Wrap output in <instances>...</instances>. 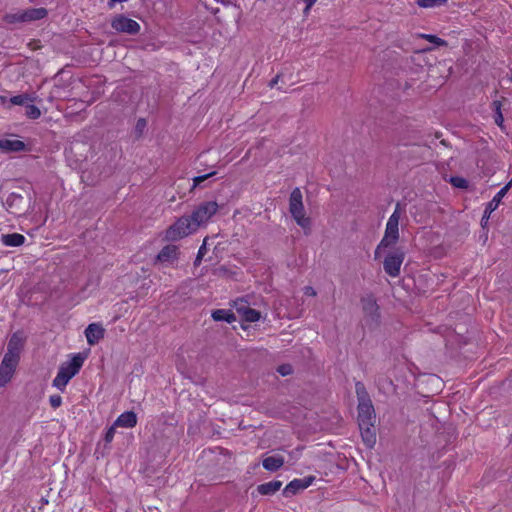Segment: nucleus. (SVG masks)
<instances>
[{
  "mask_svg": "<svg viewBox=\"0 0 512 512\" xmlns=\"http://www.w3.org/2000/svg\"><path fill=\"white\" fill-rule=\"evenodd\" d=\"M38 96L35 93H23L19 95H15L9 99L10 103L13 105H28V103H33L37 101Z\"/></svg>",
  "mask_w": 512,
  "mask_h": 512,
  "instance_id": "nucleus-23",
  "label": "nucleus"
},
{
  "mask_svg": "<svg viewBox=\"0 0 512 512\" xmlns=\"http://www.w3.org/2000/svg\"><path fill=\"white\" fill-rule=\"evenodd\" d=\"M116 428H118V426H115V423H113V425L108 428L104 436V440L106 443H111L113 441Z\"/></svg>",
  "mask_w": 512,
  "mask_h": 512,
  "instance_id": "nucleus-33",
  "label": "nucleus"
},
{
  "mask_svg": "<svg viewBox=\"0 0 512 512\" xmlns=\"http://www.w3.org/2000/svg\"><path fill=\"white\" fill-rule=\"evenodd\" d=\"M317 0H304L306 7L304 9V13L308 14L311 7L316 3Z\"/></svg>",
  "mask_w": 512,
  "mask_h": 512,
  "instance_id": "nucleus-36",
  "label": "nucleus"
},
{
  "mask_svg": "<svg viewBox=\"0 0 512 512\" xmlns=\"http://www.w3.org/2000/svg\"><path fill=\"white\" fill-rule=\"evenodd\" d=\"M447 3V0H417V4L422 8L439 7Z\"/></svg>",
  "mask_w": 512,
  "mask_h": 512,
  "instance_id": "nucleus-26",
  "label": "nucleus"
},
{
  "mask_svg": "<svg viewBox=\"0 0 512 512\" xmlns=\"http://www.w3.org/2000/svg\"><path fill=\"white\" fill-rule=\"evenodd\" d=\"M25 145L20 140H11V139H1L0 140V149L5 152L11 151H22Z\"/></svg>",
  "mask_w": 512,
  "mask_h": 512,
  "instance_id": "nucleus-22",
  "label": "nucleus"
},
{
  "mask_svg": "<svg viewBox=\"0 0 512 512\" xmlns=\"http://www.w3.org/2000/svg\"><path fill=\"white\" fill-rule=\"evenodd\" d=\"M215 174H216V172L213 171V172H210V173L205 174V175L194 177L193 178L192 190L195 189L197 186H199L202 182L207 180L209 177L214 176Z\"/></svg>",
  "mask_w": 512,
  "mask_h": 512,
  "instance_id": "nucleus-31",
  "label": "nucleus"
},
{
  "mask_svg": "<svg viewBox=\"0 0 512 512\" xmlns=\"http://www.w3.org/2000/svg\"><path fill=\"white\" fill-rule=\"evenodd\" d=\"M21 346L22 344L20 337L17 334H13L9 340L7 352L5 353L4 357L19 361Z\"/></svg>",
  "mask_w": 512,
  "mask_h": 512,
  "instance_id": "nucleus-15",
  "label": "nucleus"
},
{
  "mask_svg": "<svg viewBox=\"0 0 512 512\" xmlns=\"http://www.w3.org/2000/svg\"><path fill=\"white\" fill-rule=\"evenodd\" d=\"M304 294L307 295V296L314 297V296H316L317 293H316V291H315V289L313 287L306 286V287H304Z\"/></svg>",
  "mask_w": 512,
  "mask_h": 512,
  "instance_id": "nucleus-35",
  "label": "nucleus"
},
{
  "mask_svg": "<svg viewBox=\"0 0 512 512\" xmlns=\"http://www.w3.org/2000/svg\"><path fill=\"white\" fill-rule=\"evenodd\" d=\"M285 463L284 457L281 455H272L265 457L262 461V465L264 469L268 471H277L280 469Z\"/></svg>",
  "mask_w": 512,
  "mask_h": 512,
  "instance_id": "nucleus-17",
  "label": "nucleus"
},
{
  "mask_svg": "<svg viewBox=\"0 0 512 512\" xmlns=\"http://www.w3.org/2000/svg\"><path fill=\"white\" fill-rule=\"evenodd\" d=\"M289 212L296 223L303 229H309L311 221L305 216L303 195L299 188L293 189L289 198Z\"/></svg>",
  "mask_w": 512,
  "mask_h": 512,
  "instance_id": "nucleus-4",
  "label": "nucleus"
},
{
  "mask_svg": "<svg viewBox=\"0 0 512 512\" xmlns=\"http://www.w3.org/2000/svg\"><path fill=\"white\" fill-rule=\"evenodd\" d=\"M212 318L215 321H226L227 323H232L236 320L235 314L225 309H217L213 311Z\"/></svg>",
  "mask_w": 512,
  "mask_h": 512,
  "instance_id": "nucleus-24",
  "label": "nucleus"
},
{
  "mask_svg": "<svg viewBox=\"0 0 512 512\" xmlns=\"http://www.w3.org/2000/svg\"><path fill=\"white\" fill-rule=\"evenodd\" d=\"M207 252V249H206V240H204L203 244L200 246L199 250H198V254L199 256H204Z\"/></svg>",
  "mask_w": 512,
  "mask_h": 512,
  "instance_id": "nucleus-38",
  "label": "nucleus"
},
{
  "mask_svg": "<svg viewBox=\"0 0 512 512\" xmlns=\"http://www.w3.org/2000/svg\"><path fill=\"white\" fill-rule=\"evenodd\" d=\"M138 125L143 126L144 125V120H138Z\"/></svg>",
  "mask_w": 512,
  "mask_h": 512,
  "instance_id": "nucleus-42",
  "label": "nucleus"
},
{
  "mask_svg": "<svg viewBox=\"0 0 512 512\" xmlns=\"http://www.w3.org/2000/svg\"><path fill=\"white\" fill-rule=\"evenodd\" d=\"M277 372L281 376H288L293 373V368L290 364H282L277 368Z\"/></svg>",
  "mask_w": 512,
  "mask_h": 512,
  "instance_id": "nucleus-32",
  "label": "nucleus"
},
{
  "mask_svg": "<svg viewBox=\"0 0 512 512\" xmlns=\"http://www.w3.org/2000/svg\"><path fill=\"white\" fill-rule=\"evenodd\" d=\"M260 312L255 309L249 308L244 311V313L240 316L246 322H256L260 319Z\"/></svg>",
  "mask_w": 512,
  "mask_h": 512,
  "instance_id": "nucleus-25",
  "label": "nucleus"
},
{
  "mask_svg": "<svg viewBox=\"0 0 512 512\" xmlns=\"http://www.w3.org/2000/svg\"><path fill=\"white\" fill-rule=\"evenodd\" d=\"M84 360L85 357L78 353L70 361L62 363L53 380V386L63 391L69 381L79 372Z\"/></svg>",
  "mask_w": 512,
  "mask_h": 512,
  "instance_id": "nucleus-3",
  "label": "nucleus"
},
{
  "mask_svg": "<svg viewBox=\"0 0 512 512\" xmlns=\"http://www.w3.org/2000/svg\"><path fill=\"white\" fill-rule=\"evenodd\" d=\"M420 37H422V38L428 40L429 42L434 43L438 46H445L447 44L445 40H443L435 35L421 34Z\"/></svg>",
  "mask_w": 512,
  "mask_h": 512,
  "instance_id": "nucleus-29",
  "label": "nucleus"
},
{
  "mask_svg": "<svg viewBox=\"0 0 512 512\" xmlns=\"http://www.w3.org/2000/svg\"><path fill=\"white\" fill-rule=\"evenodd\" d=\"M111 27L119 32L129 35H135L140 31V25L133 19L124 15H117L111 20Z\"/></svg>",
  "mask_w": 512,
  "mask_h": 512,
  "instance_id": "nucleus-9",
  "label": "nucleus"
},
{
  "mask_svg": "<svg viewBox=\"0 0 512 512\" xmlns=\"http://www.w3.org/2000/svg\"><path fill=\"white\" fill-rule=\"evenodd\" d=\"M362 309L364 313V321L370 328H375L379 323V307L376 300L372 296L362 298Z\"/></svg>",
  "mask_w": 512,
  "mask_h": 512,
  "instance_id": "nucleus-8",
  "label": "nucleus"
},
{
  "mask_svg": "<svg viewBox=\"0 0 512 512\" xmlns=\"http://www.w3.org/2000/svg\"><path fill=\"white\" fill-rule=\"evenodd\" d=\"M404 258L405 253L400 248H396L393 251L389 252L383 261L384 271L390 277H398L400 275L401 265L404 261Z\"/></svg>",
  "mask_w": 512,
  "mask_h": 512,
  "instance_id": "nucleus-7",
  "label": "nucleus"
},
{
  "mask_svg": "<svg viewBox=\"0 0 512 512\" xmlns=\"http://www.w3.org/2000/svg\"><path fill=\"white\" fill-rule=\"evenodd\" d=\"M203 256H199V254H197V257H196V260H195V264H198L201 262V259H202Z\"/></svg>",
  "mask_w": 512,
  "mask_h": 512,
  "instance_id": "nucleus-41",
  "label": "nucleus"
},
{
  "mask_svg": "<svg viewBox=\"0 0 512 512\" xmlns=\"http://www.w3.org/2000/svg\"><path fill=\"white\" fill-rule=\"evenodd\" d=\"M493 107H494V110H495L496 114L501 112V103L499 101H494L493 102Z\"/></svg>",
  "mask_w": 512,
  "mask_h": 512,
  "instance_id": "nucleus-39",
  "label": "nucleus"
},
{
  "mask_svg": "<svg viewBox=\"0 0 512 512\" xmlns=\"http://www.w3.org/2000/svg\"><path fill=\"white\" fill-rule=\"evenodd\" d=\"M373 427L374 425H359L362 440L368 448H372L376 443V435Z\"/></svg>",
  "mask_w": 512,
  "mask_h": 512,
  "instance_id": "nucleus-18",
  "label": "nucleus"
},
{
  "mask_svg": "<svg viewBox=\"0 0 512 512\" xmlns=\"http://www.w3.org/2000/svg\"><path fill=\"white\" fill-rule=\"evenodd\" d=\"M26 116L30 119H38L41 116V111L35 105H27Z\"/></svg>",
  "mask_w": 512,
  "mask_h": 512,
  "instance_id": "nucleus-28",
  "label": "nucleus"
},
{
  "mask_svg": "<svg viewBox=\"0 0 512 512\" xmlns=\"http://www.w3.org/2000/svg\"><path fill=\"white\" fill-rule=\"evenodd\" d=\"M18 362L15 359L3 358L0 364V387L6 385L11 380Z\"/></svg>",
  "mask_w": 512,
  "mask_h": 512,
  "instance_id": "nucleus-10",
  "label": "nucleus"
},
{
  "mask_svg": "<svg viewBox=\"0 0 512 512\" xmlns=\"http://www.w3.org/2000/svg\"><path fill=\"white\" fill-rule=\"evenodd\" d=\"M219 205L216 201H204L197 205L190 215L182 216L167 230L165 237L169 241H177L200 228L205 227L209 220L217 213Z\"/></svg>",
  "mask_w": 512,
  "mask_h": 512,
  "instance_id": "nucleus-1",
  "label": "nucleus"
},
{
  "mask_svg": "<svg viewBox=\"0 0 512 512\" xmlns=\"http://www.w3.org/2000/svg\"><path fill=\"white\" fill-rule=\"evenodd\" d=\"M24 199L20 194L17 193H10L6 199V205L8 208L11 209V212L13 214H20L21 213V204L23 203Z\"/></svg>",
  "mask_w": 512,
  "mask_h": 512,
  "instance_id": "nucleus-20",
  "label": "nucleus"
},
{
  "mask_svg": "<svg viewBox=\"0 0 512 512\" xmlns=\"http://www.w3.org/2000/svg\"><path fill=\"white\" fill-rule=\"evenodd\" d=\"M356 389L359 399L358 423L359 425H374L376 416L372 402L360 383L356 384Z\"/></svg>",
  "mask_w": 512,
  "mask_h": 512,
  "instance_id": "nucleus-5",
  "label": "nucleus"
},
{
  "mask_svg": "<svg viewBox=\"0 0 512 512\" xmlns=\"http://www.w3.org/2000/svg\"><path fill=\"white\" fill-rule=\"evenodd\" d=\"M450 182L457 188L465 189L468 187V181L462 177H452Z\"/></svg>",
  "mask_w": 512,
  "mask_h": 512,
  "instance_id": "nucleus-30",
  "label": "nucleus"
},
{
  "mask_svg": "<svg viewBox=\"0 0 512 512\" xmlns=\"http://www.w3.org/2000/svg\"><path fill=\"white\" fill-rule=\"evenodd\" d=\"M178 248L174 245H167L157 255V262L163 264H173L178 258Z\"/></svg>",
  "mask_w": 512,
  "mask_h": 512,
  "instance_id": "nucleus-14",
  "label": "nucleus"
},
{
  "mask_svg": "<svg viewBox=\"0 0 512 512\" xmlns=\"http://www.w3.org/2000/svg\"><path fill=\"white\" fill-rule=\"evenodd\" d=\"M46 16L47 10L45 8H30L6 13L3 16V21L7 24L28 23L43 19Z\"/></svg>",
  "mask_w": 512,
  "mask_h": 512,
  "instance_id": "nucleus-6",
  "label": "nucleus"
},
{
  "mask_svg": "<svg viewBox=\"0 0 512 512\" xmlns=\"http://www.w3.org/2000/svg\"><path fill=\"white\" fill-rule=\"evenodd\" d=\"M507 194V188H501L498 193L493 197V199L487 203L484 214L481 218V225L484 227L490 218L492 212H494L499 204L501 203L503 197Z\"/></svg>",
  "mask_w": 512,
  "mask_h": 512,
  "instance_id": "nucleus-12",
  "label": "nucleus"
},
{
  "mask_svg": "<svg viewBox=\"0 0 512 512\" xmlns=\"http://www.w3.org/2000/svg\"><path fill=\"white\" fill-rule=\"evenodd\" d=\"M105 329L99 323H91L85 329V336L89 345L93 346L104 338Z\"/></svg>",
  "mask_w": 512,
  "mask_h": 512,
  "instance_id": "nucleus-13",
  "label": "nucleus"
},
{
  "mask_svg": "<svg viewBox=\"0 0 512 512\" xmlns=\"http://www.w3.org/2000/svg\"><path fill=\"white\" fill-rule=\"evenodd\" d=\"M138 125L143 126L144 125V120H138Z\"/></svg>",
  "mask_w": 512,
  "mask_h": 512,
  "instance_id": "nucleus-43",
  "label": "nucleus"
},
{
  "mask_svg": "<svg viewBox=\"0 0 512 512\" xmlns=\"http://www.w3.org/2000/svg\"><path fill=\"white\" fill-rule=\"evenodd\" d=\"M114 423L120 428H133L137 424V415L133 411H126L120 414Z\"/></svg>",
  "mask_w": 512,
  "mask_h": 512,
  "instance_id": "nucleus-16",
  "label": "nucleus"
},
{
  "mask_svg": "<svg viewBox=\"0 0 512 512\" xmlns=\"http://www.w3.org/2000/svg\"><path fill=\"white\" fill-rule=\"evenodd\" d=\"M400 218H401V207H400V204L397 203L393 213L391 214V216L389 217V219L386 223L384 236L375 249V252H374L375 259H377L380 256V253L383 249L393 246L398 242Z\"/></svg>",
  "mask_w": 512,
  "mask_h": 512,
  "instance_id": "nucleus-2",
  "label": "nucleus"
},
{
  "mask_svg": "<svg viewBox=\"0 0 512 512\" xmlns=\"http://www.w3.org/2000/svg\"><path fill=\"white\" fill-rule=\"evenodd\" d=\"M503 121H504V118H503V115H502V112H499L495 115V123L498 125V126H502L503 124Z\"/></svg>",
  "mask_w": 512,
  "mask_h": 512,
  "instance_id": "nucleus-37",
  "label": "nucleus"
},
{
  "mask_svg": "<svg viewBox=\"0 0 512 512\" xmlns=\"http://www.w3.org/2000/svg\"><path fill=\"white\" fill-rule=\"evenodd\" d=\"M314 480V477H306L304 479H294L288 483L283 489V495L285 497H291L297 494L299 491L308 488Z\"/></svg>",
  "mask_w": 512,
  "mask_h": 512,
  "instance_id": "nucleus-11",
  "label": "nucleus"
},
{
  "mask_svg": "<svg viewBox=\"0 0 512 512\" xmlns=\"http://www.w3.org/2000/svg\"><path fill=\"white\" fill-rule=\"evenodd\" d=\"M1 241L6 246L18 247L25 242V237L19 233L3 234L1 236Z\"/></svg>",
  "mask_w": 512,
  "mask_h": 512,
  "instance_id": "nucleus-21",
  "label": "nucleus"
},
{
  "mask_svg": "<svg viewBox=\"0 0 512 512\" xmlns=\"http://www.w3.org/2000/svg\"><path fill=\"white\" fill-rule=\"evenodd\" d=\"M282 487V482L273 480L257 486V491L261 495H273Z\"/></svg>",
  "mask_w": 512,
  "mask_h": 512,
  "instance_id": "nucleus-19",
  "label": "nucleus"
},
{
  "mask_svg": "<svg viewBox=\"0 0 512 512\" xmlns=\"http://www.w3.org/2000/svg\"><path fill=\"white\" fill-rule=\"evenodd\" d=\"M49 402L53 408H58L62 404V398L60 395H51L49 397Z\"/></svg>",
  "mask_w": 512,
  "mask_h": 512,
  "instance_id": "nucleus-34",
  "label": "nucleus"
},
{
  "mask_svg": "<svg viewBox=\"0 0 512 512\" xmlns=\"http://www.w3.org/2000/svg\"><path fill=\"white\" fill-rule=\"evenodd\" d=\"M234 308L236 312L241 316L244 311L248 310L250 307L248 305V302L244 299H237L234 301Z\"/></svg>",
  "mask_w": 512,
  "mask_h": 512,
  "instance_id": "nucleus-27",
  "label": "nucleus"
},
{
  "mask_svg": "<svg viewBox=\"0 0 512 512\" xmlns=\"http://www.w3.org/2000/svg\"><path fill=\"white\" fill-rule=\"evenodd\" d=\"M278 79H279V75H277L274 79H272L270 82V87H273L274 85H276L278 82Z\"/></svg>",
  "mask_w": 512,
  "mask_h": 512,
  "instance_id": "nucleus-40",
  "label": "nucleus"
}]
</instances>
